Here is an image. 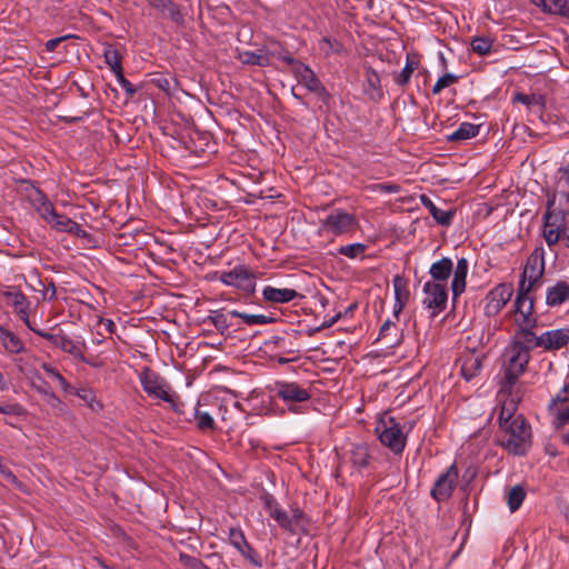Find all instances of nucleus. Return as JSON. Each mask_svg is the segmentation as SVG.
Wrapping results in <instances>:
<instances>
[{
    "mask_svg": "<svg viewBox=\"0 0 569 569\" xmlns=\"http://www.w3.org/2000/svg\"><path fill=\"white\" fill-rule=\"evenodd\" d=\"M42 369L48 375V377L52 378L60 385L61 389L64 392L70 391V385L68 383V381L63 378V376L59 372V370L57 368H54L53 366H51L49 363H43Z\"/></svg>",
    "mask_w": 569,
    "mask_h": 569,
    "instance_id": "37998d69",
    "label": "nucleus"
},
{
    "mask_svg": "<svg viewBox=\"0 0 569 569\" xmlns=\"http://www.w3.org/2000/svg\"><path fill=\"white\" fill-rule=\"evenodd\" d=\"M208 321L211 322L213 327L221 333H223L230 327L227 316L221 310L212 311L208 317Z\"/></svg>",
    "mask_w": 569,
    "mask_h": 569,
    "instance_id": "ea45409f",
    "label": "nucleus"
},
{
    "mask_svg": "<svg viewBox=\"0 0 569 569\" xmlns=\"http://www.w3.org/2000/svg\"><path fill=\"white\" fill-rule=\"evenodd\" d=\"M569 208V163L561 166L555 173V182L551 190H547V200Z\"/></svg>",
    "mask_w": 569,
    "mask_h": 569,
    "instance_id": "2eb2a0df",
    "label": "nucleus"
},
{
    "mask_svg": "<svg viewBox=\"0 0 569 569\" xmlns=\"http://www.w3.org/2000/svg\"><path fill=\"white\" fill-rule=\"evenodd\" d=\"M569 208L555 202V199L547 200V208L542 216V237L547 246L551 249L560 239L569 248V224H567V214Z\"/></svg>",
    "mask_w": 569,
    "mask_h": 569,
    "instance_id": "7ed1b4c3",
    "label": "nucleus"
},
{
    "mask_svg": "<svg viewBox=\"0 0 569 569\" xmlns=\"http://www.w3.org/2000/svg\"><path fill=\"white\" fill-rule=\"evenodd\" d=\"M99 323L102 325L107 332L113 333L117 329L116 323L111 319L100 318Z\"/></svg>",
    "mask_w": 569,
    "mask_h": 569,
    "instance_id": "e2e57ef3",
    "label": "nucleus"
},
{
    "mask_svg": "<svg viewBox=\"0 0 569 569\" xmlns=\"http://www.w3.org/2000/svg\"><path fill=\"white\" fill-rule=\"evenodd\" d=\"M460 373L466 381L477 377L482 368V356L475 350H468L459 358Z\"/></svg>",
    "mask_w": 569,
    "mask_h": 569,
    "instance_id": "aec40b11",
    "label": "nucleus"
},
{
    "mask_svg": "<svg viewBox=\"0 0 569 569\" xmlns=\"http://www.w3.org/2000/svg\"><path fill=\"white\" fill-rule=\"evenodd\" d=\"M362 93L373 102H379L383 99L385 92L382 90L380 76L370 66L365 67V80L362 83Z\"/></svg>",
    "mask_w": 569,
    "mask_h": 569,
    "instance_id": "6ab92c4d",
    "label": "nucleus"
},
{
    "mask_svg": "<svg viewBox=\"0 0 569 569\" xmlns=\"http://www.w3.org/2000/svg\"><path fill=\"white\" fill-rule=\"evenodd\" d=\"M367 246L360 242L340 246L338 253L350 259H356L365 253Z\"/></svg>",
    "mask_w": 569,
    "mask_h": 569,
    "instance_id": "4c0bfd02",
    "label": "nucleus"
},
{
    "mask_svg": "<svg viewBox=\"0 0 569 569\" xmlns=\"http://www.w3.org/2000/svg\"><path fill=\"white\" fill-rule=\"evenodd\" d=\"M228 539L230 545H232L238 551L248 543L243 531L239 527H231L229 529Z\"/></svg>",
    "mask_w": 569,
    "mask_h": 569,
    "instance_id": "a19ab883",
    "label": "nucleus"
},
{
    "mask_svg": "<svg viewBox=\"0 0 569 569\" xmlns=\"http://www.w3.org/2000/svg\"><path fill=\"white\" fill-rule=\"evenodd\" d=\"M68 38H69V36H66V37H58V38H53V39L48 40V41L46 42V44H44V46H46V50H47L48 52H52V51H54V50L58 48V46H59L63 40H66V39H68Z\"/></svg>",
    "mask_w": 569,
    "mask_h": 569,
    "instance_id": "052dcab7",
    "label": "nucleus"
},
{
    "mask_svg": "<svg viewBox=\"0 0 569 569\" xmlns=\"http://www.w3.org/2000/svg\"><path fill=\"white\" fill-rule=\"evenodd\" d=\"M320 48L326 54H330L340 52L342 47L337 40L325 37L320 40Z\"/></svg>",
    "mask_w": 569,
    "mask_h": 569,
    "instance_id": "8fccbe9b",
    "label": "nucleus"
},
{
    "mask_svg": "<svg viewBox=\"0 0 569 569\" xmlns=\"http://www.w3.org/2000/svg\"><path fill=\"white\" fill-rule=\"evenodd\" d=\"M116 76V79L119 83V86L130 96H133L136 93V88L133 84L123 76V70L113 73Z\"/></svg>",
    "mask_w": 569,
    "mask_h": 569,
    "instance_id": "6e6d98bb",
    "label": "nucleus"
},
{
    "mask_svg": "<svg viewBox=\"0 0 569 569\" xmlns=\"http://www.w3.org/2000/svg\"><path fill=\"white\" fill-rule=\"evenodd\" d=\"M48 223L61 232H68L78 237L86 236V231L81 228V226L64 214H59L56 212Z\"/></svg>",
    "mask_w": 569,
    "mask_h": 569,
    "instance_id": "c85d7f7f",
    "label": "nucleus"
},
{
    "mask_svg": "<svg viewBox=\"0 0 569 569\" xmlns=\"http://www.w3.org/2000/svg\"><path fill=\"white\" fill-rule=\"evenodd\" d=\"M569 402V385L565 383L559 392L551 399L549 410H555L558 403Z\"/></svg>",
    "mask_w": 569,
    "mask_h": 569,
    "instance_id": "603ef678",
    "label": "nucleus"
},
{
    "mask_svg": "<svg viewBox=\"0 0 569 569\" xmlns=\"http://www.w3.org/2000/svg\"><path fill=\"white\" fill-rule=\"evenodd\" d=\"M36 211L47 222H49L56 213L54 207L50 200L42 203Z\"/></svg>",
    "mask_w": 569,
    "mask_h": 569,
    "instance_id": "864d4df0",
    "label": "nucleus"
},
{
    "mask_svg": "<svg viewBox=\"0 0 569 569\" xmlns=\"http://www.w3.org/2000/svg\"><path fill=\"white\" fill-rule=\"evenodd\" d=\"M420 202L426 209H428L429 213L431 214V217L436 220V222L438 224L448 227L452 223V220L456 214V210H453V209L443 210V209L438 208L432 202V200L426 194L420 196Z\"/></svg>",
    "mask_w": 569,
    "mask_h": 569,
    "instance_id": "b1692460",
    "label": "nucleus"
},
{
    "mask_svg": "<svg viewBox=\"0 0 569 569\" xmlns=\"http://www.w3.org/2000/svg\"><path fill=\"white\" fill-rule=\"evenodd\" d=\"M511 284L500 283L492 288L486 297L485 312L489 317L497 316L512 296Z\"/></svg>",
    "mask_w": 569,
    "mask_h": 569,
    "instance_id": "dca6fc26",
    "label": "nucleus"
},
{
    "mask_svg": "<svg viewBox=\"0 0 569 569\" xmlns=\"http://www.w3.org/2000/svg\"><path fill=\"white\" fill-rule=\"evenodd\" d=\"M229 315L232 318L241 319L242 322L249 327L264 326V325L273 323L276 321V319L271 316L253 315V313L240 312L238 310H231V311H229Z\"/></svg>",
    "mask_w": 569,
    "mask_h": 569,
    "instance_id": "2f4dec72",
    "label": "nucleus"
},
{
    "mask_svg": "<svg viewBox=\"0 0 569 569\" xmlns=\"http://www.w3.org/2000/svg\"><path fill=\"white\" fill-rule=\"evenodd\" d=\"M2 347L10 353H21L26 350L22 340L9 330L2 328Z\"/></svg>",
    "mask_w": 569,
    "mask_h": 569,
    "instance_id": "c9c22d12",
    "label": "nucleus"
},
{
    "mask_svg": "<svg viewBox=\"0 0 569 569\" xmlns=\"http://www.w3.org/2000/svg\"><path fill=\"white\" fill-rule=\"evenodd\" d=\"M458 80V76L453 73H445L436 81L431 91L433 94H439L443 89L457 83Z\"/></svg>",
    "mask_w": 569,
    "mask_h": 569,
    "instance_id": "79ce46f5",
    "label": "nucleus"
},
{
    "mask_svg": "<svg viewBox=\"0 0 569 569\" xmlns=\"http://www.w3.org/2000/svg\"><path fill=\"white\" fill-rule=\"evenodd\" d=\"M262 297L269 302L287 303L300 297V293L290 288H274L272 286H266L262 289Z\"/></svg>",
    "mask_w": 569,
    "mask_h": 569,
    "instance_id": "a878e982",
    "label": "nucleus"
},
{
    "mask_svg": "<svg viewBox=\"0 0 569 569\" xmlns=\"http://www.w3.org/2000/svg\"><path fill=\"white\" fill-rule=\"evenodd\" d=\"M84 363L93 367V368H100L102 366V362L100 361H97L96 359H89L86 357V361H83Z\"/></svg>",
    "mask_w": 569,
    "mask_h": 569,
    "instance_id": "338daca9",
    "label": "nucleus"
},
{
    "mask_svg": "<svg viewBox=\"0 0 569 569\" xmlns=\"http://www.w3.org/2000/svg\"><path fill=\"white\" fill-rule=\"evenodd\" d=\"M226 412H227L226 407L223 406V403H220L219 405V413L221 415L222 420H226Z\"/></svg>",
    "mask_w": 569,
    "mask_h": 569,
    "instance_id": "774afa93",
    "label": "nucleus"
},
{
    "mask_svg": "<svg viewBox=\"0 0 569 569\" xmlns=\"http://www.w3.org/2000/svg\"><path fill=\"white\" fill-rule=\"evenodd\" d=\"M36 335L42 337L47 341H49L54 347L59 348L63 352H67L78 359L79 361H86V356L83 355L81 348L77 342H74L70 337L63 333H50L37 329L34 331Z\"/></svg>",
    "mask_w": 569,
    "mask_h": 569,
    "instance_id": "f3484780",
    "label": "nucleus"
},
{
    "mask_svg": "<svg viewBox=\"0 0 569 569\" xmlns=\"http://www.w3.org/2000/svg\"><path fill=\"white\" fill-rule=\"evenodd\" d=\"M480 132V126L470 122H462L456 131L448 136L449 141H463L475 138Z\"/></svg>",
    "mask_w": 569,
    "mask_h": 569,
    "instance_id": "473e14b6",
    "label": "nucleus"
},
{
    "mask_svg": "<svg viewBox=\"0 0 569 569\" xmlns=\"http://www.w3.org/2000/svg\"><path fill=\"white\" fill-rule=\"evenodd\" d=\"M451 273L452 260L448 257H443L440 260L435 261L429 268L431 282H438L448 286V280Z\"/></svg>",
    "mask_w": 569,
    "mask_h": 569,
    "instance_id": "cd10ccee",
    "label": "nucleus"
},
{
    "mask_svg": "<svg viewBox=\"0 0 569 569\" xmlns=\"http://www.w3.org/2000/svg\"><path fill=\"white\" fill-rule=\"evenodd\" d=\"M492 48V40L487 37H475L471 41V49L479 56H486L490 53Z\"/></svg>",
    "mask_w": 569,
    "mask_h": 569,
    "instance_id": "58836bf2",
    "label": "nucleus"
},
{
    "mask_svg": "<svg viewBox=\"0 0 569 569\" xmlns=\"http://www.w3.org/2000/svg\"><path fill=\"white\" fill-rule=\"evenodd\" d=\"M239 552L247 560H249L250 563H252L254 567H257V568L262 567L261 558L258 556V553L254 551V549L250 546L249 542L246 545V547L241 548V550H239Z\"/></svg>",
    "mask_w": 569,
    "mask_h": 569,
    "instance_id": "09e8293b",
    "label": "nucleus"
},
{
    "mask_svg": "<svg viewBox=\"0 0 569 569\" xmlns=\"http://www.w3.org/2000/svg\"><path fill=\"white\" fill-rule=\"evenodd\" d=\"M569 301V283L558 281L549 287L546 292V302L550 307H557Z\"/></svg>",
    "mask_w": 569,
    "mask_h": 569,
    "instance_id": "c756f323",
    "label": "nucleus"
},
{
    "mask_svg": "<svg viewBox=\"0 0 569 569\" xmlns=\"http://www.w3.org/2000/svg\"><path fill=\"white\" fill-rule=\"evenodd\" d=\"M241 60L243 63L251 64V66H260L264 67L268 64V57L266 54L252 52V51H244L241 53Z\"/></svg>",
    "mask_w": 569,
    "mask_h": 569,
    "instance_id": "c03bdc74",
    "label": "nucleus"
},
{
    "mask_svg": "<svg viewBox=\"0 0 569 569\" xmlns=\"http://www.w3.org/2000/svg\"><path fill=\"white\" fill-rule=\"evenodd\" d=\"M157 86L160 88V89H163V90H169V81L168 79L166 78H160L157 80Z\"/></svg>",
    "mask_w": 569,
    "mask_h": 569,
    "instance_id": "69168bd1",
    "label": "nucleus"
},
{
    "mask_svg": "<svg viewBox=\"0 0 569 569\" xmlns=\"http://www.w3.org/2000/svg\"><path fill=\"white\" fill-rule=\"evenodd\" d=\"M512 101L522 103L531 113L542 118L546 108V97L543 94L516 92Z\"/></svg>",
    "mask_w": 569,
    "mask_h": 569,
    "instance_id": "5701e85b",
    "label": "nucleus"
},
{
    "mask_svg": "<svg viewBox=\"0 0 569 569\" xmlns=\"http://www.w3.org/2000/svg\"><path fill=\"white\" fill-rule=\"evenodd\" d=\"M370 459L369 447L366 443H358L352 447L350 460L358 471L366 469L370 463Z\"/></svg>",
    "mask_w": 569,
    "mask_h": 569,
    "instance_id": "7c9ffc66",
    "label": "nucleus"
},
{
    "mask_svg": "<svg viewBox=\"0 0 569 569\" xmlns=\"http://www.w3.org/2000/svg\"><path fill=\"white\" fill-rule=\"evenodd\" d=\"M150 7L159 10L162 14H166L177 26H182L184 22L183 14L178 4L172 0H146Z\"/></svg>",
    "mask_w": 569,
    "mask_h": 569,
    "instance_id": "bb28decb",
    "label": "nucleus"
},
{
    "mask_svg": "<svg viewBox=\"0 0 569 569\" xmlns=\"http://www.w3.org/2000/svg\"><path fill=\"white\" fill-rule=\"evenodd\" d=\"M556 417L557 427H562L569 423V407L566 408H556L551 410Z\"/></svg>",
    "mask_w": 569,
    "mask_h": 569,
    "instance_id": "5fc2aeb1",
    "label": "nucleus"
},
{
    "mask_svg": "<svg viewBox=\"0 0 569 569\" xmlns=\"http://www.w3.org/2000/svg\"><path fill=\"white\" fill-rule=\"evenodd\" d=\"M413 70H415V66H413V62L408 58L407 59V62H406V66L403 67V69L401 70L400 73H398L396 77H395V82L400 86V87H405L409 83L410 79H411V76L413 73Z\"/></svg>",
    "mask_w": 569,
    "mask_h": 569,
    "instance_id": "a18cd8bd",
    "label": "nucleus"
},
{
    "mask_svg": "<svg viewBox=\"0 0 569 569\" xmlns=\"http://www.w3.org/2000/svg\"><path fill=\"white\" fill-rule=\"evenodd\" d=\"M179 559L190 569H211L202 560L187 553H180Z\"/></svg>",
    "mask_w": 569,
    "mask_h": 569,
    "instance_id": "de8ad7c7",
    "label": "nucleus"
},
{
    "mask_svg": "<svg viewBox=\"0 0 569 569\" xmlns=\"http://www.w3.org/2000/svg\"><path fill=\"white\" fill-rule=\"evenodd\" d=\"M2 305L11 309L12 312L27 326L29 330L34 332L37 328L29 320L31 313V302L22 292L20 287L2 284Z\"/></svg>",
    "mask_w": 569,
    "mask_h": 569,
    "instance_id": "0eeeda50",
    "label": "nucleus"
},
{
    "mask_svg": "<svg viewBox=\"0 0 569 569\" xmlns=\"http://www.w3.org/2000/svg\"><path fill=\"white\" fill-rule=\"evenodd\" d=\"M528 286L519 283L517 297L513 305L515 326L513 335L520 336L532 333L538 327V319L533 312V298L529 296Z\"/></svg>",
    "mask_w": 569,
    "mask_h": 569,
    "instance_id": "39448f33",
    "label": "nucleus"
},
{
    "mask_svg": "<svg viewBox=\"0 0 569 569\" xmlns=\"http://www.w3.org/2000/svg\"><path fill=\"white\" fill-rule=\"evenodd\" d=\"M422 305L431 310V316L436 317L447 308L448 286L438 282L427 281L423 284Z\"/></svg>",
    "mask_w": 569,
    "mask_h": 569,
    "instance_id": "f8f14e48",
    "label": "nucleus"
},
{
    "mask_svg": "<svg viewBox=\"0 0 569 569\" xmlns=\"http://www.w3.org/2000/svg\"><path fill=\"white\" fill-rule=\"evenodd\" d=\"M103 58H104V62L109 66V68L111 69V71L113 73L123 70L122 69V54L116 47H113L111 44L104 46Z\"/></svg>",
    "mask_w": 569,
    "mask_h": 569,
    "instance_id": "72a5a7b5",
    "label": "nucleus"
},
{
    "mask_svg": "<svg viewBox=\"0 0 569 569\" xmlns=\"http://www.w3.org/2000/svg\"><path fill=\"white\" fill-rule=\"evenodd\" d=\"M77 397H79L81 400H83L90 408L93 407V402H96V395L94 392L89 388H80L76 391Z\"/></svg>",
    "mask_w": 569,
    "mask_h": 569,
    "instance_id": "4d7b16f0",
    "label": "nucleus"
},
{
    "mask_svg": "<svg viewBox=\"0 0 569 569\" xmlns=\"http://www.w3.org/2000/svg\"><path fill=\"white\" fill-rule=\"evenodd\" d=\"M376 189L386 193H397L400 190L399 186L393 183H379Z\"/></svg>",
    "mask_w": 569,
    "mask_h": 569,
    "instance_id": "680f3d73",
    "label": "nucleus"
},
{
    "mask_svg": "<svg viewBox=\"0 0 569 569\" xmlns=\"http://www.w3.org/2000/svg\"><path fill=\"white\" fill-rule=\"evenodd\" d=\"M216 274L217 279L224 286L237 288L248 295L256 291L257 278L244 264H237L231 270L218 271Z\"/></svg>",
    "mask_w": 569,
    "mask_h": 569,
    "instance_id": "1a4fd4ad",
    "label": "nucleus"
},
{
    "mask_svg": "<svg viewBox=\"0 0 569 569\" xmlns=\"http://www.w3.org/2000/svg\"><path fill=\"white\" fill-rule=\"evenodd\" d=\"M459 471L456 463H452L445 472L436 479L430 495L437 501L448 500L457 486Z\"/></svg>",
    "mask_w": 569,
    "mask_h": 569,
    "instance_id": "4468645a",
    "label": "nucleus"
},
{
    "mask_svg": "<svg viewBox=\"0 0 569 569\" xmlns=\"http://www.w3.org/2000/svg\"><path fill=\"white\" fill-rule=\"evenodd\" d=\"M549 2L552 4L550 14L569 18V0H553Z\"/></svg>",
    "mask_w": 569,
    "mask_h": 569,
    "instance_id": "3c124183",
    "label": "nucleus"
},
{
    "mask_svg": "<svg viewBox=\"0 0 569 569\" xmlns=\"http://www.w3.org/2000/svg\"><path fill=\"white\" fill-rule=\"evenodd\" d=\"M274 396L288 406V409L298 413L301 403H306L311 399L310 388H307L296 381H276Z\"/></svg>",
    "mask_w": 569,
    "mask_h": 569,
    "instance_id": "6e6552de",
    "label": "nucleus"
},
{
    "mask_svg": "<svg viewBox=\"0 0 569 569\" xmlns=\"http://www.w3.org/2000/svg\"><path fill=\"white\" fill-rule=\"evenodd\" d=\"M30 201L34 210H37L42 203L49 201L48 197L39 189H34L30 194Z\"/></svg>",
    "mask_w": 569,
    "mask_h": 569,
    "instance_id": "13d9d810",
    "label": "nucleus"
},
{
    "mask_svg": "<svg viewBox=\"0 0 569 569\" xmlns=\"http://www.w3.org/2000/svg\"><path fill=\"white\" fill-rule=\"evenodd\" d=\"M545 272V250L536 248L528 257L519 283L528 286V290L540 280Z\"/></svg>",
    "mask_w": 569,
    "mask_h": 569,
    "instance_id": "ddd939ff",
    "label": "nucleus"
},
{
    "mask_svg": "<svg viewBox=\"0 0 569 569\" xmlns=\"http://www.w3.org/2000/svg\"><path fill=\"white\" fill-rule=\"evenodd\" d=\"M295 73L298 82L302 84L307 90L317 93L323 99V101L329 98L326 88L308 66L303 63H297V67H295Z\"/></svg>",
    "mask_w": 569,
    "mask_h": 569,
    "instance_id": "a211bd4d",
    "label": "nucleus"
},
{
    "mask_svg": "<svg viewBox=\"0 0 569 569\" xmlns=\"http://www.w3.org/2000/svg\"><path fill=\"white\" fill-rule=\"evenodd\" d=\"M139 381L142 390L149 397L169 403L171 409L177 413L182 412L181 408L183 403L180 401L179 396L172 390L169 382L158 372L144 367L139 372Z\"/></svg>",
    "mask_w": 569,
    "mask_h": 569,
    "instance_id": "20e7f679",
    "label": "nucleus"
},
{
    "mask_svg": "<svg viewBox=\"0 0 569 569\" xmlns=\"http://www.w3.org/2000/svg\"><path fill=\"white\" fill-rule=\"evenodd\" d=\"M468 271L469 261L463 257L457 260L456 267L452 266L451 291L455 298L466 290Z\"/></svg>",
    "mask_w": 569,
    "mask_h": 569,
    "instance_id": "4be33fe9",
    "label": "nucleus"
},
{
    "mask_svg": "<svg viewBox=\"0 0 569 569\" xmlns=\"http://www.w3.org/2000/svg\"><path fill=\"white\" fill-rule=\"evenodd\" d=\"M200 405H201V400H199L197 402V406L194 407V413H193L197 428L200 431L214 430L216 423H214V419H213L212 415L207 411L201 410Z\"/></svg>",
    "mask_w": 569,
    "mask_h": 569,
    "instance_id": "f704fd0d",
    "label": "nucleus"
},
{
    "mask_svg": "<svg viewBox=\"0 0 569 569\" xmlns=\"http://www.w3.org/2000/svg\"><path fill=\"white\" fill-rule=\"evenodd\" d=\"M392 286L395 291L393 315L395 317H398L406 303L409 301L410 291L408 289L407 279L399 274L393 277Z\"/></svg>",
    "mask_w": 569,
    "mask_h": 569,
    "instance_id": "393cba45",
    "label": "nucleus"
},
{
    "mask_svg": "<svg viewBox=\"0 0 569 569\" xmlns=\"http://www.w3.org/2000/svg\"><path fill=\"white\" fill-rule=\"evenodd\" d=\"M526 498V492L521 486L512 487L507 495V505L511 512L517 511Z\"/></svg>",
    "mask_w": 569,
    "mask_h": 569,
    "instance_id": "e433bc0d",
    "label": "nucleus"
},
{
    "mask_svg": "<svg viewBox=\"0 0 569 569\" xmlns=\"http://www.w3.org/2000/svg\"><path fill=\"white\" fill-rule=\"evenodd\" d=\"M375 432L381 445L395 455L403 452L407 443V435L400 423L391 416H382L378 419Z\"/></svg>",
    "mask_w": 569,
    "mask_h": 569,
    "instance_id": "423d86ee",
    "label": "nucleus"
},
{
    "mask_svg": "<svg viewBox=\"0 0 569 569\" xmlns=\"http://www.w3.org/2000/svg\"><path fill=\"white\" fill-rule=\"evenodd\" d=\"M358 219L355 214L336 209L320 222V230L332 236H341L356 230Z\"/></svg>",
    "mask_w": 569,
    "mask_h": 569,
    "instance_id": "9d476101",
    "label": "nucleus"
},
{
    "mask_svg": "<svg viewBox=\"0 0 569 569\" xmlns=\"http://www.w3.org/2000/svg\"><path fill=\"white\" fill-rule=\"evenodd\" d=\"M2 479H6L8 482H11V483L17 482V477L10 470H4L3 468H2Z\"/></svg>",
    "mask_w": 569,
    "mask_h": 569,
    "instance_id": "0e129e2a",
    "label": "nucleus"
},
{
    "mask_svg": "<svg viewBox=\"0 0 569 569\" xmlns=\"http://www.w3.org/2000/svg\"><path fill=\"white\" fill-rule=\"evenodd\" d=\"M535 349L529 337L526 335H513L503 352V379L501 391L511 396L516 393L515 386L522 376L531 359L530 352Z\"/></svg>",
    "mask_w": 569,
    "mask_h": 569,
    "instance_id": "f03ea898",
    "label": "nucleus"
},
{
    "mask_svg": "<svg viewBox=\"0 0 569 569\" xmlns=\"http://www.w3.org/2000/svg\"><path fill=\"white\" fill-rule=\"evenodd\" d=\"M397 330V326L393 321H391L390 319H387L382 326L380 327V330H379V339H385L387 338L388 336L391 335V330Z\"/></svg>",
    "mask_w": 569,
    "mask_h": 569,
    "instance_id": "bf43d9fd",
    "label": "nucleus"
},
{
    "mask_svg": "<svg viewBox=\"0 0 569 569\" xmlns=\"http://www.w3.org/2000/svg\"><path fill=\"white\" fill-rule=\"evenodd\" d=\"M521 399L520 389L503 400L499 413V426L505 432L501 446L510 453L522 456L531 446V428L526 419L516 411Z\"/></svg>",
    "mask_w": 569,
    "mask_h": 569,
    "instance_id": "f257e3e1",
    "label": "nucleus"
},
{
    "mask_svg": "<svg viewBox=\"0 0 569 569\" xmlns=\"http://www.w3.org/2000/svg\"><path fill=\"white\" fill-rule=\"evenodd\" d=\"M289 520L291 522V533H296L299 530H303L306 526L305 513L299 508L292 509V513L289 515Z\"/></svg>",
    "mask_w": 569,
    "mask_h": 569,
    "instance_id": "49530a36",
    "label": "nucleus"
},
{
    "mask_svg": "<svg viewBox=\"0 0 569 569\" xmlns=\"http://www.w3.org/2000/svg\"><path fill=\"white\" fill-rule=\"evenodd\" d=\"M535 349L540 348L543 351H557L569 343V328H559L538 333L535 329L532 333H528Z\"/></svg>",
    "mask_w": 569,
    "mask_h": 569,
    "instance_id": "9b49d317",
    "label": "nucleus"
},
{
    "mask_svg": "<svg viewBox=\"0 0 569 569\" xmlns=\"http://www.w3.org/2000/svg\"><path fill=\"white\" fill-rule=\"evenodd\" d=\"M262 500L264 510L269 513V516L274 519L283 530L290 532L291 522L289 520V513L279 506L277 500L271 495H264Z\"/></svg>",
    "mask_w": 569,
    "mask_h": 569,
    "instance_id": "412c9836",
    "label": "nucleus"
}]
</instances>
